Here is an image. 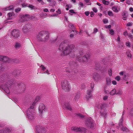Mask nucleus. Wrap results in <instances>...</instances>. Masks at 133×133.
<instances>
[{
	"mask_svg": "<svg viewBox=\"0 0 133 133\" xmlns=\"http://www.w3.org/2000/svg\"><path fill=\"white\" fill-rule=\"evenodd\" d=\"M69 12L72 13H73V14H76V12H74V10L73 9L70 10H69Z\"/></svg>",
	"mask_w": 133,
	"mask_h": 133,
	"instance_id": "obj_43",
	"label": "nucleus"
},
{
	"mask_svg": "<svg viewBox=\"0 0 133 133\" xmlns=\"http://www.w3.org/2000/svg\"><path fill=\"white\" fill-rule=\"evenodd\" d=\"M37 101L35 100L34 102L31 103L30 104L29 108L28 110V114L29 115L30 113V111H34L35 106L36 105V103Z\"/></svg>",
	"mask_w": 133,
	"mask_h": 133,
	"instance_id": "obj_4",
	"label": "nucleus"
},
{
	"mask_svg": "<svg viewBox=\"0 0 133 133\" xmlns=\"http://www.w3.org/2000/svg\"><path fill=\"white\" fill-rule=\"evenodd\" d=\"M108 74L110 76H111L112 74V70L111 69H109L108 71Z\"/></svg>",
	"mask_w": 133,
	"mask_h": 133,
	"instance_id": "obj_31",
	"label": "nucleus"
},
{
	"mask_svg": "<svg viewBox=\"0 0 133 133\" xmlns=\"http://www.w3.org/2000/svg\"><path fill=\"white\" fill-rule=\"evenodd\" d=\"M116 90L115 89L112 90L110 92V94L111 95H114L116 94Z\"/></svg>",
	"mask_w": 133,
	"mask_h": 133,
	"instance_id": "obj_20",
	"label": "nucleus"
},
{
	"mask_svg": "<svg viewBox=\"0 0 133 133\" xmlns=\"http://www.w3.org/2000/svg\"><path fill=\"white\" fill-rule=\"evenodd\" d=\"M129 11L131 12L133 11V8L132 7L130 8L129 9Z\"/></svg>",
	"mask_w": 133,
	"mask_h": 133,
	"instance_id": "obj_59",
	"label": "nucleus"
},
{
	"mask_svg": "<svg viewBox=\"0 0 133 133\" xmlns=\"http://www.w3.org/2000/svg\"><path fill=\"white\" fill-rule=\"evenodd\" d=\"M57 13L59 14H61V10L59 9H58V11H57Z\"/></svg>",
	"mask_w": 133,
	"mask_h": 133,
	"instance_id": "obj_58",
	"label": "nucleus"
},
{
	"mask_svg": "<svg viewBox=\"0 0 133 133\" xmlns=\"http://www.w3.org/2000/svg\"><path fill=\"white\" fill-rule=\"evenodd\" d=\"M62 107L64 108H65L70 111L72 110V108L70 107L69 103H65L62 104Z\"/></svg>",
	"mask_w": 133,
	"mask_h": 133,
	"instance_id": "obj_11",
	"label": "nucleus"
},
{
	"mask_svg": "<svg viewBox=\"0 0 133 133\" xmlns=\"http://www.w3.org/2000/svg\"><path fill=\"white\" fill-rule=\"evenodd\" d=\"M128 35L129 37L130 38V39H132L133 38V37L132 35L131 34H129Z\"/></svg>",
	"mask_w": 133,
	"mask_h": 133,
	"instance_id": "obj_52",
	"label": "nucleus"
},
{
	"mask_svg": "<svg viewBox=\"0 0 133 133\" xmlns=\"http://www.w3.org/2000/svg\"><path fill=\"white\" fill-rule=\"evenodd\" d=\"M13 8L14 7L13 6L11 5L4 8V9L5 11L9 10H12L14 9Z\"/></svg>",
	"mask_w": 133,
	"mask_h": 133,
	"instance_id": "obj_18",
	"label": "nucleus"
},
{
	"mask_svg": "<svg viewBox=\"0 0 133 133\" xmlns=\"http://www.w3.org/2000/svg\"><path fill=\"white\" fill-rule=\"evenodd\" d=\"M22 45L21 43L16 42L15 45V47L16 48H19Z\"/></svg>",
	"mask_w": 133,
	"mask_h": 133,
	"instance_id": "obj_22",
	"label": "nucleus"
},
{
	"mask_svg": "<svg viewBox=\"0 0 133 133\" xmlns=\"http://www.w3.org/2000/svg\"><path fill=\"white\" fill-rule=\"evenodd\" d=\"M21 10V8H17L15 10V11L16 12H18L19 11Z\"/></svg>",
	"mask_w": 133,
	"mask_h": 133,
	"instance_id": "obj_42",
	"label": "nucleus"
},
{
	"mask_svg": "<svg viewBox=\"0 0 133 133\" xmlns=\"http://www.w3.org/2000/svg\"><path fill=\"white\" fill-rule=\"evenodd\" d=\"M43 11L45 12H48L49 11V10L45 8L43 9Z\"/></svg>",
	"mask_w": 133,
	"mask_h": 133,
	"instance_id": "obj_57",
	"label": "nucleus"
},
{
	"mask_svg": "<svg viewBox=\"0 0 133 133\" xmlns=\"http://www.w3.org/2000/svg\"><path fill=\"white\" fill-rule=\"evenodd\" d=\"M28 110L27 111V115L28 117L30 120H32L35 117V113L34 111H30L29 115L28 114Z\"/></svg>",
	"mask_w": 133,
	"mask_h": 133,
	"instance_id": "obj_8",
	"label": "nucleus"
},
{
	"mask_svg": "<svg viewBox=\"0 0 133 133\" xmlns=\"http://www.w3.org/2000/svg\"><path fill=\"white\" fill-rule=\"evenodd\" d=\"M121 129L124 131L127 132L128 131V129L126 127H122L121 128Z\"/></svg>",
	"mask_w": 133,
	"mask_h": 133,
	"instance_id": "obj_27",
	"label": "nucleus"
},
{
	"mask_svg": "<svg viewBox=\"0 0 133 133\" xmlns=\"http://www.w3.org/2000/svg\"><path fill=\"white\" fill-rule=\"evenodd\" d=\"M112 83L114 85H116L117 84V82L116 81H112Z\"/></svg>",
	"mask_w": 133,
	"mask_h": 133,
	"instance_id": "obj_54",
	"label": "nucleus"
},
{
	"mask_svg": "<svg viewBox=\"0 0 133 133\" xmlns=\"http://www.w3.org/2000/svg\"><path fill=\"white\" fill-rule=\"evenodd\" d=\"M86 124L87 126L90 128L93 127L95 125V124L94 123L93 121L91 120L87 121L86 122Z\"/></svg>",
	"mask_w": 133,
	"mask_h": 133,
	"instance_id": "obj_9",
	"label": "nucleus"
},
{
	"mask_svg": "<svg viewBox=\"0 0 133 133\" xmlns=\"http://www.w3.org/2000/svg\"><path fill=\"white\" fill-rule=\"evenodd\" d=\"M91 90H88L87 91V94L85 96L86 99L87 100H88L89 98L91 97Z\"/></svg>",
	"mask_w": 133,
	"mask_h": 133,
	"instance_id": "obj_14",
	"label": "nucleus"
},
{
	"mask_svg": "<svg viewBox=\"0 0 133 133\" xmlns=\"http://www.w3.org/2000/svg\"><path fill=\"white\" fill-rule=\"evenodd\" d=\"M105 107L106 105L105 104H103L101 105L100 107L101 109H103Z\"/></svg>",
	"mask_w": 133,
	"mask_h": 133,
	"instance_id": "obj_49",
	"label": "nucleus"
},
{
	"mask_svg": "<svg viewBox=\"0 0 133 133\" xmlns=\"http://www.w3.org/2000/svg\"><path fill=\"white\" fill-rule=\"evenodd\" d=\"M111 27V25H106L105 26V27L106 28H108L110 29Z\"/></svg>",
	"mask_w": 133,
	"mask_h": 133,
	"instance_id": "obj_47",
	"label": "nucleus"
},
{
	"mask_svg": "<svg viewBox=\"0 0 133 133\" xmlns=\"http://www.w3.org/2000/svg\"><path fill=\"white\" fill-rule=\"evenodd\" d=\"M55 11V10L54 9H51L50 10V12H54Z\"/></svg>",
	"mask_w": 133,
	"mask_h": 133,
	"instance_id": "obj_64",
	"label": "nucleus"
},
{
	"mask_svg": "<svg viewBox=\"0 0 133 133\" xmlns=\"http://www.w3.org/2000/svg\"><path fill=\"white\" fill-rule=\"evenodd\" d=\"M124 72L123 71L121 72L119 74L120 75H123L124 74Z\"/></svg>",
	"mask_w": 133,
	"mask_h": 133,
	"instance_id": "obj_61",
	"label": "nucleus"
},
{
	"mask_svg": "<svg viewBox=\"0 0 133 133\" xmlns=\"http://www.w3.org/2000/svg\"><path fill=\"white\" fill-rule=\"evenodd\" d=\"M46 14L42 13L40 15V16L42 17H46Z\"/></svg>",
	"mask_w": 133,
	"mask_h": 133,
	"instance_id": "obj_33",
	"label": "nucleus"
},
{
	"mask_svg": "<svg viewBox=\"0 0 133 133\" xmlns=\"http://www.w3.org/2000/svg\"><path fill=\"white\" fill-rule=\"evenodd\" d=\"M103 22L104 24L108 23L109 22L108 19L106 18L103 19Z\"/></svg>",
	"mask_w": 133,
	"mask_h": 133,
	"instance_id": "obj_29",
	"label": "nucleus"
},
{
	"mask_svg": "<svg viewBox=\"0 0 133 133\" xmlns=\"http://www.w3.org/2000/svg\"><path fill=\"white\" fill-rule=\"evenodd\" d=\"M79 5L81 6H83V3L82 2H80L79 3Z\"/></svg>",
	"mask_w": 133,
	"mask_h": 133,
	"instance_id": "obj_60",
	"label": "nucleus"
},
{
	"mask_svg": "<svg viewBox=\"0 0 133 133\" xmlns=\"http://www.w3.org/2000/svg\"><path fill=\"white\" fill-rule=\"evenodd\" d=\"M8 15L9 17H10L14 15V14L13 12H9L8 14Z\"/></svg>",
	"mask_w": 133,
	"mask_h": 133,
	"instance_id": "obj_38",
	"label": "nucleus"
},
{
	"mask_svg": "<svg viewBox=\"0 0 133 133\" xmlns=\"http://www.w3.org/2000/svg\"><path fill=\"white\" fill-rule=\"evenodd\" d=\"M93 78L95 81H97L101 79V76L97 73H95L93 75Z\"/></svg>",
	"mask_w": 133,
	"mask_h": 133,
	"instance_id": "obj_12",
	"label": "nucleus"
},
{
	"mask_svg": "<svg viewBox=\"0 0 133 133\" xmlns=\"http://www.w3.org/2000/svg\"><path fill=\"white\" fill-rule=\"evenodd\" d=\"M123 19L124 20H126L127 19V17L126 16L123 17Z\"/></svg>",
	"mask_w": 133,
	"mask_h": 133,
	"instance_id": "obj_63",
	"label": "nucleus"
},
{
	"mask_svg": "<svg viewBox=\"0 0 133 133\" xmlns=\"http://www.w3.org/2000/svg\"><path fill=\"white\" fill-rule=\"evenodd\" d=\"M102 2L104 4L108 5L109 4V2L105 0H103L102 1Z\"/></svg>",
	"mask_w": 133,
	"mask_h": 133,
	"instance_id": "obj_30",
	"label": "nucleus"
},
{
	"mask_svg": "<svg viewBox=\"0 0 133 133\" xmlns=\"http://www.w3.org/2000/svg\"><path fill=\"white\" fill-rule=\"evenodd\" d=\"M49 32L47 31L40 32L37 36V40L41 41H45L49 38Z\"/></svg>",
	"mask_w": 133,
	"mask_h": 133,
	"instance_id": "obj_2",
	"label": "nucleus"
},
{
	"mask_svg": "<svg viewBox=\"0 0 133 133\" xmlns=\"http://www.w3.org/2000/svg\"><path fill=\"white\" fill-rule=\"evenodd\" d=\"M28 6L29 8H30L31 9H35L36 8L35 7L32 5H29Z\"/></svg>",
	"mask_w": 133,
	"mask_h": 133,
	"instance_id": "obj_35",
	"label": "nucleus"
},
{
	"mask_svg": "<svg viewBox=\"0 0 133 133\" xmlns=\"http://www.w3.org/2000/svg\"><path fill=\"white\" fill-rule=\"evenodd\" d=\"M106 83L108 85H110L111 83V80L109 78H106Z\"/></svg>",
	"mask_w": 133,
	"mask_h": 133,
	"instance_id": "obj_17",
	"label": "nucleus"
},
{
	"mask_svg": "<svg viewBox=\"0 0 133 133\" xmlns=\"http://www.w3.org/2000/svg\"><path fill=\"white\" fill-rule=\"evenodd\" d=\"M40 68H41L42 70H44L46 69V68L43 65H41L40 66Z\"/></svg>",
	"mask_w": 133,
	"mask_h": 133,
	"instance_id": "obj_36",
	"label": "nucleus"
},
{
	"mask_svg": "<svg viewBox=\"0 0 133 133\" xmlns=\"http://www.w3.org/2000/svg\"><path fill=\"white\" fill-rule=\"evenodd\" d=\"M126 55L129 58H131V55L129 51H128L126 52Z\"/></svg>",
	"mask_w": 133,
	"mask_h": 133,
	"instance_id": "obj_25",
	"label": "nucleus"
},
{
	"mask_svg": "<svg viewBox=\"0 0 133 133\" xmlns=\"http://www.w3.org/2000/svg\"><path fill=\"white\" fill-rule=\"evenodd\" d=\"M38 133H45L46 130L42 127H39L37 129Z\"/></svg>",
	"mask_w": 133,
	"mask_h": 133,
	"instance_id": "obj_13",
	"label": "nucleus"
},
{
	"mask_svg": "<svg viewBox=\"0 0 133 133\" xmlns=\"http://www.w3.org/2000/svg\"><path fill=\"white\" fill-rule=\"evenodd\" d=\"M90 55L89 54H85L82 57H80L79 58V59L81 61L83 62H87L88 60L90 58Z\"/></svg>",
	"mask_w": 133,
	"mask_h": 133,
	"instance_id": "obj_5",
	"label": "nucleus"
},
{
	"mask_svg": "<svg viewBox=\"0 0 133 133\" xmlns=\"http://www.w3.org/2000/svg\"><path fill=\"white\" fill-rule=\"evenodd\" d=\"M59 49L62 51V56L68 55L71 57H74L78 50V48L75 47L74 45L64 42L60 45Z\"/></svg>",
	"mask_w": 133,
	"mask_h": 133,
	"instance_id": "obj_1",
	"label": "nucleus"
},
{
	"mask_svg": "<svg viewBox=\"0 0 133 133\" xmlns=\"http://www.w3.org/2000/svg\"><path fill=\"white\" fill-rule=\"evenodd\" d=\"M8 60V58L6 57L3 56H0V61H3L6 62Z\"/></svg>",
	"mask_w": 133,
	"mask_h": 133,
	"instance_id": "obj_15",
	"label": "nucleus"
},
{
	"mask_svg": "<svg viewBox=\"0 0 133 133\" xmlns=\"http://www.w3.org/2000/svg\"><path fill=\"white\" fill-rule=\"evenodd\" d=\"M23 1L22 0H21L20 1H19V4H21L22 5V6L23 7H26L27 6V5H26L25 4H21V3H20V2H22Z\"/></svg>",
	"mask_w": 133,
	"mask_h": 133,
	"instance_id": "obj_37",
	"label": "nucleus"
},
{
	"mask_svg": "<svg viewBox=\"0 0 133 133\" xmlns=\"http://www.w3.org/2000/svg\"><path fill=\"white\" fill-rule=\"evenodd\" d=\"M108 96H105L103 97V99L104 100H106L108 98Z\"/></svg>",
	"mask_w": 133,
	"mask_h": 133,
	"instance_id": "obj_55",
	"label": "nucleus"
},
{
	"mask_svg": "<svg viewBox=\"0 0 133 133\" xmlns=\"http://www.w3.org/2000/svg\"><path fill=\"white\" fill-rule=\"evenodd\" d=\"M129 75L128 74H125L124 75V79L125 80H127L128 79Z\"/></svg>",
	"mask_w": 133,
	"mask_h": 133,
	"instance_id": "obj_26",
	"label": "nucleus"
},
{
	"mask_svg": "<svg viewBox=\"0 0 133 133\" xmlns=\"http://www.w3.org/2000/svg\"><path fill=\"white\" fill-rule=\"evenodd\" d=\"M92 10L95 12V13L97 12V8H93Z\"/></svg>",
	"mask_w": 133,
	"mask_h": 133,
	"instance_id": "obj_41",
	"label": "nucleus"
},
{
	"mask_svg": "<svg viewBox=\"0 0 133 133\" xmlns=\"http://www.w3.org/2000/svg\"><path fill=\"white\" fill-rule=\"evenodd\" d=\"M80 95L79 93H78L76 94L74 98L75 101H76L79 99L80 97Z\"/></svg>",
	"mask_w": 133,
	"mask_h": 133,
	"instance_id": "obj_24",
	"label": "nucleus"
},
{
	"mask_svg": "<svg viewBox=\"0 0 133 133\" xmlns=\"http://www.w3.org/2000/svg\"><path fill=\"white\" fill-rule=\"evenodd\" d=\"M77 116L79 117L83 118L84 117V116L80 114H77Z\"/></svg>",
	"mask_w": 133,
	"mask_h": 133,
	"instance_id": "obj_40",
	"label": "nucleus"
},
{
	"mask_svg": "<svg viewBox=\"0 0 133 133\" xmlns=\"http://www.w3.org/2000/svg\"><path fill=\"white\" fill-rule=\"evenodd\" d=\"M69 26L70 28L73 29H74V25L72 24H70L69 25Z\"/></svg>",
	"mask_w": 133,
	"mask_h": 133,
	"instance_id": "obj_32",
	"label": "nucleus"
},
{
	"mask_svg": "<svg viewBox=\"0 0 133 133\" xmlns=\"http://www.w3.org/2000/svg\"><path fill=\"white\" fill-rule=\"evenodd\" d=\"M132 23H128L127 25V26H131L132 25Z\"/></svg>",
	"mask_w": 133,
	"mask_h": 133,
	"instance_id": "obj_53",
	"label": "nucleus"
},
{
	"mask_svg": "<svg viewBox=\"0 0 133 133\" xmlns=\"http://www.w3.org/2000/svg\"><path fill=\"white\" fill-rule=\"evenodd\" d=\"M112 9L115 12H118L119 10V9L116 6H113L112 7Z\"/></svg>",
	"mask_w": 133,
	"mask_h": 133,
	"instance_id": "obj_19",
	"label": "nucleus"
},
{
	"mask_svg": "<svg viewBox=\"0 0 133 133\" xmlns=\"http://www.w3.org/2000/svg\"><path fill=\"white\" fill-rule=\"evenodd\" d=\"M117 41L118 42H120V38L119 37H118L117 38Z\"/></svg>",
	"mask_w": 133,
	"mask_h": 133,
	"instance_id": "obj_62",
	"label": "nucleus"
},
{
	"mask_svg": "<svg viewBox=\"0 0 133 133\" xmlns=\"http://www.w3.org/2000/svg\"><path fill=\"white\" fill-rule=\"evenodd\" d=\"M108 14L109 16H113V14L112 11H108Z\"/></svg>",
	"mask_w": 133,
	"mask_h": 133,
	"instance_id": "obj_34",
	"label": "nucleus"
},
{
	"mask_svg": "<svg viewBox=\"0 0 133 133\" xmlns=\"http://www.w3.org/2000/svg\"><path fill=\"white\" fill-rule=\"evenodd\" d=\"M62 87L63 89L65 91H69L71 88L69 82L66 80L62 82Z\"/></svg>",
	"mask_w": 133,
	"mask_h": 133,
	"instance_id": "obj_3",
	"label": "nucleus"
},
{
	"mask_svg": "<svg viewBox=\"0 0 133 133\" xmlns=\"http://www.w3.org/2000/svg\"><path fill=\"white\" fill-rule=\"evenodd\" d=\"M130 115L131 116H133V109H132L130 111Z\"/></svg>",
	"mask_w": 133,
	"mask_h": 133,
	"instance_id": "obj_51",
	"label": "nucleus"
},
{
	"mask_svg": "<svg viewBox=\"0 0 133 133\" xmlns=\"http://www.w3.org/2000/svg\"><path fill=\"white\" fill-rule=\"evenodd\" d=\"M71 129L72 130L76 132L80 131L81 130V129L80 128L77 127H72L71 128Z\"/></svg>",
	"mask_w": 133,
	"mask_h": 133,
	"instance_id": "obj_16",
	"label": "nucleus"
},
{
	"mask_svg": "<svg viewBox=\"0 0 133 133\" xmlns=\"http://www.w3.org/2000/svg\"><path fill=\"white\" fill-rule=\"evenodd\" d=\"M123 35L124 36H125L128 35L127 32L126 31H125L123 33Z\"/></svg>",
	"mask_w": 133,
	"mask_h": 133,
	"instance_id": "obj_56",
	"label": "nucleus"
},
{
	"mask_svg": "<svg viewBox=\"0 0 133 133\" xmlns=\"http://www.w3.org/2000/svg\"><path fill=\"white\" fill-rule=\"evenodd\" d=\"M126 45L128 47H130V44L129 42H127L126 43Z\"/></svg>",
	"mask_w": 133,
	"mask_h": 133,
	"instance_id": "obj_46",
	"label": "nucleus"
},
{
	"mask_svg": "<svg viewBox=\"0 0 133 133\" xmlns=\"http://www.w3.org/2000/svg\"><path fill=\"white\" fill-rule=\"evenodd\" d=\"M24 18L25 19L24 20L26 21L29 19V18L30 16L28 15H26L24 16Z\"/></svg>",
	"mask_w": 133,
	"mask_h": 133,
	"instance_id": "obj_28",
	"label": "nucleus"
},
{
	"mask_svg": "<svg viewBox=\"0 0 133 133\" xmlns=\"http://www.w3.org/2000/svg\"><path fill=\"white\" fill-rule=\"evenodd\" d=\"M109 34L111 35H113L115 34L114 31L112 29H109Z\"/></svg>",
	"mask_w": 133,
	"mask_h": 133,
	"instance_id": "obj_23",
	"label": "nucleus"
},
{
	"mask_svg": "<svg viewBox=\"0 0 133 133\" xmlns=\"http://www.w3.org/2000/svg\"><path fill=\"white\" fill-rule=\"evenodd\" d=\"M98 31V29L96 28H95L94 29L93 33H96Z\"/></svg>",
	"mask_w": 133,
	"mask_h": 133,
	"instance_id": "obj_45",
	"label": "nucleus"
},
{
	"mask_svg": "<svg viewBox=\"0 0 133 133\" xmlns=\"http://www.w3.org/2000/svg\"><path fill=\"white\" fill-rule=\"evenodd\" d=\"M94 13L92 11H91L90 12V16L91 17L94 16Z\"/></svg>",
	"mask_w": 133,
	"mask_h": 133,
	"instance_id": "obj_50",
	"label": "nucleus"
},
{
	"mask_svg": "<svg viewBox=\"0 0 133 133\" xmlns=\"http://www.w3.org/2000/svg\"><path fill=\"white\" fill-rule=\"evenodd\" d=\"M123 92L121 90L119 89L116 90V94L118 95H121L122 94Z\"/></svg>",
	"mask_w": 133,
	"mask_h": 133,
	"instance_id": "obj_21",
	"label": "nucleus"
},
{
	"mask_svg": "<svg viewBox=\"0 0 133 133\" xmlns=\"http://www.w3.org/2000/svg\"><path fill=\"white\" fill-rule=\"evenodd\" d=\"M85 14L87 16H88L90 14V12L88 11H86L85 12Z\"/></svg>",
	"mask_w": 133,
	"mask_h": 133,
	"instance_id": "obj_48",
	"label": "nucleus"
},
{
	"mask_svg": "<svg viewBox=\"0 0 133 133\" xmlns=\"http://www.w3.org/2000/svg\"><path fill=\"white\" fill-rule=\"evenodd\" d=\"M46 108L45 105L42 104L40 105L39 108V112L40 114H42L46 110Z\"/></svg>",
	"mask_w": 133,
	"mask_h": 133,
	"instance_id": "obj_7",
	"label": "nucleus"
},
{
	"mask_svg": "<svg viewBox=\"0 0 133 133\" xmlns=\"http://www.w3.org/2000/svg\"><path fill=\"white\" fill-rule=\"evenodd\" d=\"M31 28V26L30 24H27L23 26L22 30L24 33H26L30 31Z\"/></svg>",
	"mask_w": 133,
	"mask_h": 133,
	"instance_id": "obj_6",
	"label": "nucleus"
},
{
	"mask_svg": "<svg viewBox=\"0 0 133 133\" xmlns=\"http://www.w3.org/2000/svg\"><path fill=\"white\" fill-rule=\"evenodd\" d=\"M115 79L117 81H119L120 79V77L119 76H117L116 78Z\"/></svg>",
	"mask_w": 133,
	"mask_h": 133,
	"instance_id": "obj_39",
	"label": "nucleus"
},
{
	"mask_svg": "<svg viewBox=\"0 0 133 133\" xmlns=\"http://www.w3.org/2000/svg\"><path fill=\"white\" fill-rule=\"evenodd\" d=\"M107 115V113L105 112H104L103 113H102L101 114V115L102 116H103L104 117H105Z\"/></svg>",
	"mask_w": 133,
	"mask_h": 133,
	"instance_id": "obj_44",
	"label": "nucleus"
},
{
	"mask_svg": "<svg viewBox=\"0 0 133 133\" xmlns=\"http://www.w3.org/2000/svg\"><path fill=\"white\" fill-rule=\"evenodd\" d=\"M11 34L14 37L17 38L19 36V32L18 30H14L12 31Z\"/></svg>",
	"mask_w": 133,
	"mask_h": 133,
	"instance_id": "obj_10",
	"label": "nucleus"
}]
</instances>
